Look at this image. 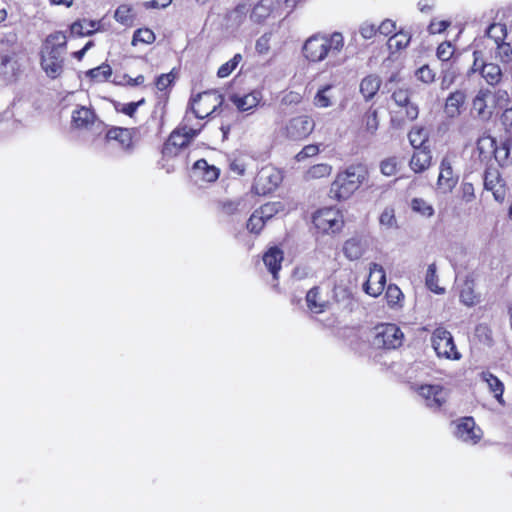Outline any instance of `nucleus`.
<instances>
[{"mask_svg":"<svg viewBox=\"0 0 512 512\" xmlns=\"http://www.w3.org/2000/svg\"><path fill=\"white\" fill-rule=\"evenodd\" d=\"M343 47L344 37L342 33H318L310 36L304 42L302 53L309 62L319 63L327 59V67H336L345 61V59L339 57Z\"/></svg>","mask_w":512,"mask_h":512,"instance_id":"f257e3e1","label":"nucleus"},{"mask_svg":"<svg viewBox=\"0 0 512 512\" xmlns=\"http://www.w3.org/2000/svg\"><path fill=\"white\" fill-rule=\"evenodd\" d=\"M67 37L61 31L49 34L40 51L41 68L50 79L59 78L64 72Z\"/></svg>","mask_w":512,"mask_h":512,"instance_id":"f03ea898","label":"nucleus"},{"mask_svg":"<svg viewBox=\"0 0 512 512\" xmlns=\"http://www.w3.org/2000/svg\"><path fill=\"white\" fill-rule=\"evenodd\" d=\"M368 171L363 165H351L337 174L331 184L330 197L337 200L349 199L367 180Z\"/></svg>","mask_w":512,"mask_h":512,"instance_id":"7ed1b4c3","label":"nucleus"},{"mask_svg":"<svg viewBox=\"0 0 512 512\" xmlns=\"http://www.w3.org/2000/svg\"><path fill=\"white\" fill-rule=\"evenodd\" d=\"M191 113L195 118L203 119L222 106L223 96L216 91H205L192 98Z\"/></svg>","mask_w":512,"mask_h":512,"instance_id":"20e7f679","label":"nucleus"},{"mask_svg":"<svg viewBox=\"0 0 512 512\" xmlns=\"http://www.w3.org/2000/svg\"><path fill=\"white\" fill-rule=\"evenodd\" d=\"M403 332L395 324H382L375 328L372 344L376 348L396 349L402 345Z\"/></svg>","mask_w":512,"mask_h":512,"instance_id":"39448f33","label":"nucleus"},{"mask_svg":"<svg viewBox=\"0 0 512 512\" xmlns=\"http://www.w3.org/2000/svg\"><path fill=\"white\" fill-rule=\"evenodd\" d=\"M431 341L437 356L452 360H459L461 358V354L456 349L451 333L446 329H435Z\"/></svg>","mask_w":512,"mask_h":512,"instance_id":"423d86ee","label":"nucleus"},{"mask_svg":"<svg viewBox=\"0 0 512 512\" xmlns=\"http://www.w3.org/2000/svg\"><path fill=\"white\" fill-rule=\"evenodd\" d=\"M315 122L307 115L295 116L288 120L284 127V134L290 140H303L314 130Z\"/></svg>","mask_w":512,"mask_h":512,"instance_id":"0eeeda50","label":"nucleus"},{"mask_svg":"<svg viewBox=\"0 0 512 512\" xmlns=\"http://www.w3.org/2000/svg\"><path fill=\"white\" fill-rule=\"evenodd\" d=\"M483 181L484 188L492 192L497 202L502 203L506 197V183L500 171L496 167H487L483 175Z\"/></svg>","mask_w":512,"mask_h":512,"instance_id":"6e6552de","label":"nucleus"},{"mask_svg":"<svg viewBox=\"0 0 512 512\" xmlns=\"http://www.w3.org/2000/svg\"><path fill=\"white\" fill-rule=\"evenodd\" d=\"M454 435L462 442L474 445L480 441L483 432L472 417H464L456 424Z\"/></svg>","mask_w":512,"mask_h":512,"instance_id":"1a4fd4ad","label":"nucleus"},{"mask_svg":"<svg viewBox=\"0 0 512 512\" xmlns=\"http://www.w3.org/2000/svg\"><path fill=\"white\" fill-rule=\"evenodd\" d=\"M281 181L282 176L279 171L272 167H265L258 172L254 188L258 194H266L276 189Z\"/></svg>","mask_w":512,"mask_h":512,"instance_id":"9d476101","label":"nucleus"},{"mask_svg":"<svg viewBox=\"0 0 512 512\" xmlns=\"http://www.w3.org/2000/svg\"><path fill=\"white\" fill-rule=\"evenodd\" d=\"M105 141L108 147L116 143L119 149L127 154H130L134 148L132 130L128 128H110L106 133Z\"/></svg>","mask_w":512,"mask_h":512,"instance_id":"9b49d317","label":"nucleus"},{"mask_svg":"<svg viewBox=\"0 0 512 512\" xmlns=\"http://www.w3.org/2000/svg\"><path fill=\"white\" fill-rule=\"evenodd\" d=\"M386 284V273L383 267L377 263L370 264V272L367 281L364 283V291L372 296H379Z\"/></svg>","mask_w":512,"mask_h":512,"instance_id":"f8f14e48","label":"nucleus"},{"mask_svg":"<svg viewBox=\"0 0 512 512\" xmlns=\"http://www.w3.org/2000/svg\"><path fill=\"white\" fill-rule=\"evenodd\" d=\"M313 223L317 229L325 233H335L342 226L338 213L332 209L318 211L313 217Z\"/></svg>","mask_w":512,"mask_h":512,"instance_id":"ddd939ff","label":"nucleus"},{"mask_svg":"<svg viewBox=\"0 0 512 512\" xmlns=\"http://www.w3.org/2000/svg\"><path fill=\"white\" fill-rule=\"evenodd\" d=\"M473 55H474L473 70L474 71L479 70L481 76L483 77V79L486 81L487 84H489L491 86L500 84L503 79V73H502V69L500 68V66L495 63H484V62L479 63L477 51H475L473 53Z\"/></svg>","mask_w":512,"mask_h":512,"instance_id":"4468645a","label":"nucleus"},{"mask_svg":"<svg viewBox=\"0 0 512 512\" xmlns=\"http://www.w3.org/2000/svg\"><path fill=\"white\" fill-rule=\"evenodd\" d=\"M72 124L79 129H91L93 126L99 128L103 125L94 110L86 106H77L72 112Z\"/></svg>","mask_w":512,"mask_h":512,"instance_id":"2eb2a0df","label":"nucleus"},{"mask_svg":"<svg viewBox=\"0 0 512 512\" xmlns=\"http://www.w3.org/2000/svg\"><path fill=\"white\" fill-rule=\"evenodd\" d=\"M419 395L432 409H439L447 399V391L440 385H422L419 387Z\"/></svg>","mask_w":512,"mask_h":512,"instance_id":"dca6fc26","label":"nucleus"},{"mask_svg":"<svg viewBox=\"0 0 512 512\" xmlns=\"http://www.w3.org/2000/svg\"><path fill=\"white\" fill-rule=\"evenodd\" d=\"M466 100L467 91L465 89H457L451 92L445 100V115L451 119L460 116L465 108Z\"/></svg>","mask_w":512,"mask_h":512,"instance_id":"f3484780","label":"nucleus"},{"mask_svg":"<svg viewBox=\"0 0 512 512\" xmlns=\"http://www.w3.org/2000/svg\"><path fill=\"white\" fill-rule=\"evenodd\" d=\"M458 182V176L454 174L449 157H444L440 163L438 176V188L444 193L451 192Z\"/></svg>","mask_w":512,"mask_h":512,"instance_id":"a211bd4d","label":"nucleus"},{"mask_svg":"<svg viewBox=\"0 0 512 512\" xmlns=\"http://www.w3.org/2000/svg\"><path fill=\"white\" fill-rule=\"evenodd\" d=\"M21 55H0V75L8 82L15 81L21 72Z\"/></svg>","mask_w":512,"mask_h":512,"instance_id":"6ab92c4d","label":"nucleus"},{"mask_svg":"<svg viewBox=\"0 0 512 512\" xmlns=\"http://www.w3.org/2000/svg\"><path fill=\"white\" fill-rule=\"evenodd\" d=\"M189 144L187 136L180 128L174 130L163 145L162 154L164 157H174L179 154L181 149Z\"/></svg>","mask_w":512,"mask_h":512,"instance_id":"aec40b11","label":"nucleus"},{"mask_svg":"<svg viewBox=\"0 0 512 512\" xmlns=\"http://www.w3.org/2000/svg\"><path fill=\"white\" fill-rule=\"evenodd\" d=\"M283 259V251L276 246L269 248L263 255V263L272 274L274 281H277L279 278L278 273L282 267Z\"/></svg>","mask_w":512,"mask_h":512,"instance_id":"412c9836","label":"nucleus"},{"mask_svg":"<svg viewBox=\"0 0 512 512\" xmlns=\"http://www.w3.org/2000/svg\"><path fill=\"white\" fill-rule=\"evenodd\" d=\"M22 53L23 46L16 32L9 31L0 36V55H21Z\"/></svg>","mask_w":512,"mask_h":512,"instance_id":"4be33fe9","label":"nucleus"},{"mask_svg":"<svg viewBox=\"0 0 512 512\" xmlns=\"http://www.w3.org/2000/svg\"><path fill=\"white\" fill-rule=\"evenodd\" d=\"M306 303L308 309L316 314L324 312L328 306V302L321 298L320 288L317 286L311 288L307 292Z\"/></svg>","mask_w":512,"mask_h":512,"instance_id":"5701e85b","label":"nucleus"},{"mask_svg":"<svg viewBox=\"0 0 512 512\" xmlns=\"http://www.w3.org/2000/svg\"><path fill=\"white\" fill-rule=\"evenodd\" d=\"M100 23L95 20H78L70 26L71 34L76 36H89L99 29Z\"/></svg>","mask_w":512,"mask_h":512,"instance_id":"b1692460","label":"nucleus"},{"mask_svg":"<svg viewBox=\"0 0 512 512\" xmlns=\"http://www.w3.org/2000/svg\"><path fill=\"white\" fill-rule=\"evenodd\" d=\"M381 86V79L377 75H368L360 83V92L366 100L372 99Z\"/></svg>","mask_w":512,"mask_h":512,"instance_id":"393cba45","label":"nucleus"},{"mask_svg":"<svg viewBox=\"0 0 512 512\" xmlns=\"http://www.w3.org/2000/svg\"><path fill=\"white\" fill-rule=\"evenodd\" d=\"M230 100L239 111H248L258 105L260 98L259 93L253 92L244 96L232 95Z\"/></svg>","mask_w":512,"mask_h":512,"instance_id":"a878e982","label":"nucleus"},{"mask_svg":"<svg viewBox=\"0 0 512 512\" xmlns=\"http://www.w3.org/2000/svg\"><path fill=\"white\" fill-rule=\"evenodd\" d=\"M482 381L486 382L489 390L493 393L494 397L497 399L499 403H502V396L504 392V384L499 380L498 377L490 373L489 371H484L480 375Z\"/></svg>","mask_w":512,"mask_h":512,"instance_id":"bb28decb","label":"nucleus"},{"mask_svg":"<svg viewBox=\"0 0 512 512\" xmlns=\"http://www.w3.org/2000/svg\"><path fill=\"white\" fill-rule=\"evenodd\" d=\"M193 170L207 182H213L219 176V170L215 166H210L205 159L197 160L193 165Z\"/></svg>","mask_w":512,"mask_h":512,"instance_id":"cd10ccee","label":"nucleus"},{"mask_svg":"<svg viewBox=\"0 0 512 512\" xmlns=\"http://www.w3.org/2000/svg\"><path fill=\"white\" fill-rule=\"evenodd\" d=\"M410 160V167L415 172H422L430 166L431 155L425 149H416Z\"/></svg>","mask_w":512,"mask_h":512,"instance_id":"c85d7f7f","label":"nucleus"},{"mask_svg":"<svg viewBox=\"0 0 512 512\" xmlns=\"http://www.w3.org/2000/svg\"><path fill=\"white\" fill-rule=\"evenodd\" d=\"M365 250V245L359 238H351L347 240L343 247L345 256L350 260L359 259Z\"/></svg>","mask_w":512,"mask_h":512,"instance_id":"c756f323","label":"nucleus"},{"mask_svg":"<svg viewBox=\"0 0 512 512\" xmlns=\"http://www.w3.org/2000/svg\"><path fill=\"white\" fill-rule=\"evenodd\" d=\"M495 160L500 166H508L512 163V144L509 141H503L494 148Z\"/></svg>","mask_w":512,"mask_h":512,"instance_id":"7c9ffc66","label":"nucleus"},{"mask_svg":"<svg viewBox=\"0 0 512 512\" xmlns=\"http://www.w3.org/2000/svg\"><path fill=\"white\" fill-rule=\"evenodd\" d=\"M361 125L364 131L374 135L379 127L378 111L370 107L361 118Z\"/></svg>","mask_w":512,"mask_h":512,"instance_id":"2f4dec72","label":"nucleus"},{"mask_svg":"<svg viewBox=\"0 0 512 512\" xmlns=\"http://www.w3.org/2000/svg\"><path fill=\"white\" fill-rule=\"evenodd\" d=\"M272 0H261L254 6L251 12V19L256 23L263 22L272 11Z\"/></svg>","mask_w":512,"mask_h":512,"instance_id":"473e14b6","label":"nucleus"},{"mask_svg":"<svg viewBox=\"0 0 512 512\" xmlns=\"http://www.w3.org/2000/svg\"><path fill=\"white\" fill-rule=\"evenodd\" d=\"M410 40L411 36L409 33L400 31L389 38L387 45L391 52H397L406 48Z\"/></svg>","mask_w":512,"mask_h":512,"instance_id":"72a5a7b5","label":"nucleus"},{"mask_svg":"<svg viewBox=\"0 0 512 512\" xmlns=\"http://www.w3.org/2000/svg\"><path fill=\"white\" fill-rule=\"evenodd\" d=\"M112 75V69L108 64H101L98 67L86 72V76L95 82H103Z\"/></svg>","mask_w":512,"mask_h":512,"instance_id":"f704fd0d","label":"nucleus"},{"mask_svg":"<svg viewBox=\"0 0 512 512\" xmlns=\"http://www.w3.org/2000/svg\"><path fill=\"white\" fill-rule=\"evenodd\" d=\"M248 11L249 7L246 4H238L227 16L228 21L231 22V26H240Z\"/></svg>","mask_w":512,"mask_h":512,"instance_id":"c9c22d12","label":"nucleus"},{"mask_svg":"<svg viewBox=\"0 0 512 512\" xmlns=\"http://www.w3.org/2000/svg\"><path fill=\"white\" fill-rule=\"evenodd\" d=\"M486 35L493 39L495 44H498L505 41L507 36V27L502 23H493L487 28Z\"/></svg>","mask_w":512,"mask_h":512,"instance_id":"e433bc0d","label":"nucleus"},{"mask_svg":"<svg viewBox=\"0 0 512 512\" xmlns=\"http://www.w3.org/2000/svg\"><path fill=\"white\" fill-rule=\"evenodd\" d=\"M332 90V85H326L319 89L314 97V105L318 108H327L332 106V97L329 92Z\"/></svg>","mask_w":512,"mask_h":512,"instance_id":"4c0bfd02","label":"nucleus"},{"mask_svg":"<svg viewBox=\"0 0 512 512\" xmlns=\"http://www.w3.org/2000/svg\"><path fill=\"white\" fill-rule=\"evenodd\" d=\"M438 278L436 275V265L432 263L428 266L425 283L429 290L435 292L436 294H443L444 288L439 287L437 284Z\"/></svg>","mask_w":512,"mask_h":512,"instance_id":"58836bf2","label":"nucleus"},{"mask_svg":"<svg viewBox=\"0 0 512 512\" xmlns=\"http://www.w3.org/2000/svg\"><path fill=\"white\" fill-rule=\"evenodd\" d=\"M332 167L326 163H320L312 166L305 174V178L307 180L310 179H319L323 177H327L331 174Z\"/></svg>","mask_w":512,"mask_h":512,"instance_id":"ea45409f","label":"nucleus"},{"mask_svg":"<svg viewBox=\"0 0 512 512\" xmlns=\"http://www.w3.org/2000/svg\"><path fill=\"white\" fill-rule=\"evenodd\" d=\"M488 91L480 90L478 94L475 96L472 102V110L477 113V115L481 118H486V97L488 95Z\"/></svg>","mask_w":512,"mask_h":512,"instance_id":"a19ab883","label":"nucleus"},{"mask_svg":"<svg viewBox=\"0 0 512 512\" xmlns=\"http://www.w3.org/2000/svg\"><path fill=\"white\" fill-rule=\"evenodd\" d=\"M408 138L415 149H422L427 141V133L423 128L415 127L409 132Z\"/></svg>","mask_w":512,"mask_h":512,"instance_id":"79ce46f5","label":"nucleus"},{"mask_svg":"<svg viewBox=\"0 0 512 512\" xmlns=\"http://www.w3.org/2000/svg\"><path fill=\"white\" fill-rule=\"evenodd\" d=\"M156 37L152 30L148 28H140L137 29L132 38V45H136L138 42L145 43V44H151L155 41Z\"/></svg>","mask_w":512,"mask_h":512,"instance_id":"37998d69","label":"nucleus"},{"mask_svg":"<svg viewBox=\"0 0 512 512\" xmlns=\"http://www.w3.org/2000/svg\"><path fill=\"white\" fill-rule=\"evenodd\" d=\"M267 221L258 211H254L247 221V229L254 234H259Z\"/></svg>","mask_w":512,"mask_h":512,"instance_id":"c03bdc74","label":"nucleus"},{"mask_svg":"<svg viewBox=\"0 0 512 512\" xmlns=\"http://www.w3.org/2000/svg\"><path fill=\"white\" fill-rule=\"evenodd\" d=\"M114 18L117 22L124 25L132 23V8L126 4L120 5L115 11Z\"/></svg>","mask_w":512,"mask_h":512,"instance_id":"a18cd8bd","label":"nucleus"},{"mask_svg":"<svg viewBox=\"0 0 512 512\" xmlns=\"http://www.w3.org/2000/svg\"><path fill=\"white\" fill-rule=\"evenodd\" d=\"M246 208V204L243 200L238 199L235 201H225L221 204L222 212L226 215H234L244 211Z\"/></svg>","mask_w":512,"mask_h":512,"instance_id":"49530a36","label":"nucleus"},{"mask_svg":"<svg viewBox=\"0 0 512 512\" xmlns=\"http://www.w3.org/2000/svg\"><path fill=\"white\" fill-rule=\"evenodd\" d=\"M496 57L502 63H510L512 61V47L510 43L503 41L496 44Z\"/></svg>","mask_w":512,"mask_h":512,"instance_id":"de8ad7c7","label":"nucleus"},{"mask_svg":"<svg viewBox=\"0 0 512 512\" xmlns=\"http://www.w3.org/2000/svg\"><path fill=\"white\" fill-rule=\"evenodd\" d=\"M412 209L419 214L431 217L434 214L433 207L421 198H414L411 203Z\"/></svg>","mask_w":512,"mask_h":512,"instance_id":"09e8293b","label":"nucleus"},{"mask_svg":"<svg viewBox=\"0 0 512 512\" xmlns=\"http://www.w3.org/2000/svg\"><path fill=\"white\" fill-rule=\"evenodd\" d=\"M144 103H145L144 98H142L141 100H139L137 102H130V103H126V104L117 102V103H115V109H116V111L122 112L123 114H125L129 117H133L134 114L136 113L138 107H140Z\"/></svg>","mask_w":512,"mask_h":512,"instance_id":"8fccbe9b","label":"nucleus"},{"mask_svg":"<svg viewBox=\"0 0 512 512\" xmlns=\"http://www.w3.org/2000/svg\"><path fill=\"white\" fill-rule=\"evenodd\" d=\"M402 298H403V293L399 289V287H397L394 284H390L387 287L386 299H387V302H388L389 306L393 307L395 305H398Z\"/></svg>","mask_w":512,"mask_h":512,"instance_id":"3c124183","label":"nucleus"},{"mask_svg":"<svg viewBox=\"0 0 512 512\" xmlns=\"http://www.w3.org/2000/svg\"><path fill=\"white\" fill-rule=\"evenodd\" d=\"M397 158L389 157L381 161L380 171L385 176H393L397 172Z\"/></svg>","mask_w":512,"mask_h":512,"instance_id":"603ef678","label":"nucleus"},{"mask_svg":"<svg viewBox=\"0 0 512 512\" xmlns=\"http://www.w3.org/2000/svg\"><path fill=\"white\" fill-rule=\"evenodd\" d=\"M494 148H496V140L493 137H481L477 142V149L481 155L490 151L494 153Z\"/></svg>","mask_w":512,"mask_h":512,"instance_id":"864d4df0","label":"nucleus"},{"mask_svg":"<svg viewBox=\"0 0 512 512\" xmlns=\"http://www.w3.org/2000/svg\"><path fill=\"white\" fill-rule=\"evenodd\" d=\"M280 208V203H267L261 206L258 211L263 218L268 221L271 219L276 213H278Z\"/></svg>","mask_w":512,"mask_h":512,"instance_id":"5fc2aeb1","label":"nucleus"},{"mask_svg":"<svg viewBox=\"0 0 512 512\" xmlns=\"http://www.w3.org/2000/svg\"><path fill=\"white\" fill-rule=\"evenodd\" d=\"M453 53L454 50L449 42H443L437 48V57L443 62H447Z\"/></svg>","mask_w":512,"mask_h":512,"instance_id":"6e6d98bb","label":"nucleus"},{"mask_svg":"<svg viewBox=\"0 0 512 512\" xmlns=\"http://www.w3.org/2000/svg\"><path fill=\"white\" fill-rule=\"evenodd\" d=\"M359 33L363 39L369 40L378 33V30L374 24L366 21L360 25Z\"/></svg>","mask_w":512,"mask_h":512,"instance_id":"4d7b16f0","label":"nucleus"},{"mask_svg":"<svg viewBox=\"0 0 512 512\" xmlns=\"http://www.w3.org/2000/svg\"><path fill=\"white\" fill-rule=\"evenodd\" d=\"M392 99L399 107L407 105L410 101L409 91L407 89H397L392 94Z\"/></svg>","mask_w":512,"mask_h":512,"instance_id":"13d9d810","label":"nucleus"},{"mask_svg":"<svg viewBox=\"0 0 512 512\" xmlns=\"http://www.w3.org/2000/svg\"><path fill=\"white\" fill-rule=\"evenodd\" d=\"M271 34L265 33L256 41L255 49L259 54H266L270 49Z\"/></svg>","mask_w":512,"mask_h":512,"instance_id":"bf43d9fd","label":"nucleus"},{"mask_svg":"<svg viewBox=\"0 0 512 512\" xmlns=\"http://www.w3.org/2000/svg\"><path fill=\"white\" fill-rule=\"evenodd\" d=\"M416 75L418 79L424 83H431L435 79L434 71L427 65L418 69Z\"/></svg>","mask_w":512,"mask_h":512,"instance_id":"052dcab7","label":"nucleus"},{"mask_svg":"<svg viewBox=\"0 0 512 512\" xmlns=\"http://www.w3.org/2000/svg\"><path fill=\"white\" fill-rule=\"evenodd\" d=\"M380 223L388 228L396 226V218L393 209H385L381 213Z\"/></svg>","mask_w":512,"mask_h":512,"instance_id":"680f3d73","label":"nucleus"},{"mask_svg":"<svg viewBox=\"0 0 512 512\" xmlns=\"http://www.w3.org/2000/svg\"><path fill=\"white\" fill-rule=\"evenodd\" d=\"M319 153V148L317 145H306L297 155L296 159L298 161H302L306 158L313 157Z\"/></svg>","mask_w":512,"mask_h":512,"instance_id":"e2e57ef3","label":"nucleus"},{"mask_svg":"<svg viewBox=\"0 0 512 512\" xmlns=\"http://www.w3.org/2000/svg\"><path fill=\"white\" fill-rule=\"evenodd\" d=\"M174 79L175 76L172 72L162 74L157 78L156 86L160 91H163L173 83Z\"/></svg>","mask_w":512,"mask_h":512,"instance_id":"0e129e2a","label":"nucleus"},{"mask_svg":"<svg viewBox=\"0 0 512 512\" xmlns=\"http://www.w3.org/2000/svg\"><path fill=\"white\" fill-rule=\"evenodd\" d=\"M378 33L382 35H389L396 30V23L390 19H385L378 27Z\"/></svg>","mask_w":512,"mask_h":512,"instance_id":"69168bd1","label":"nucleus"},{"mask_svg":"<svg viewBox=\"0 0 512 512\" xmlns=\"http://www.w3.org/2000/svg\"><path fill=\"white\" fill-rule=\"evenodd\" d=\"M474 298L475 296L473 294L471 285H466V287L460 293L461 301L467 306H472L475 303Z\"/></svg>","mask_w":512,"mask_h":512,"instance_id":"338daca9","label":"nucleus"},{"mask_svg":"<svg viewBox=\"0 0 512 512\" xmlns=\"http://www.w3.org/2000/svg\"><path fill=\"white\" fill-rule=\"evenodd\" d=\"M501 123L506 132L512 133V108H507L501 115Z\"/></svg>","mask_w":512,"mask_h":512,"instance_id":"774afa93","label":"nucleus"}]
</instances>
